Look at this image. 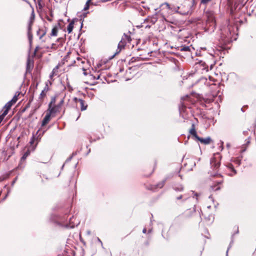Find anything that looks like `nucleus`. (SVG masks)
<instances>
[{"label": "nucleus", "instance_id": "1", "mask_svg": "<svg viewBox=\"0 0 256 256\" xmlns=\"http://www.w3.org/2000/svg\"><path fill=\"white\" fill-rule=\"evenodd\" d=\"M194 4V0H186L178 6L174 8L175 11L182 15L190 14L192 13V8Z\"/></svg>", "mask_w": 256, "mask_h": 256}, {"label": "nucleus", "instance_id": "2", "mask_svg": "<svg viewBox=\"0 0 256 256\" xmlns=\"http://www.w3.org/2000/svg\"><path fill=\"white\" fill-rule=\"evenodd\" d=\"M206 26H208L210 30H214L216 26L214 13L212 11H208L206 12Z\"/></svg>", "mask_w": 256, "mask_h": 256}, {"label": "nucleus", "instance_id": "3", "mask_svg": "<svg viewBox=\"0 0 256 256\" xmlns=\"http://www.w3.org/2000/svg\"><path fill=\"white\" fill-rule=\"evenodd\" d=\"M52 101L49 104L48 108L49 112L51 114H55L60 111L61 106L64 103V100H62L58 104L54 106H52Z\"/></svg>", "mask_w": 256, "mask_h": 256}, {"label": "nucleus", "instance_id": "4", "mask_svg": "<svg viewBox=\"0 0 256 256\" xmlns=\"http://www.w3.org/2000/svg\"><path fill=\"white\" fill-rule=\"evenodd\" d=\"M216 156H218V158H219V154H214V157L212 158L210 160L212 168H213L214 170H216L220 166V161L218 160H217Z\"/></svg>", "mask_w": 256, "mask_h": 256}, {"label": "nucleus", "instance_id": "5", "mask_svg": "<svg viewBox=\"0 0 256 256\" xmlns=\"http://www.w3.org/2000/svg\"><path fill=\"white\" fill-rule=\"evenodd\" d=\"M179 110L180 115L184 119L188 118V114L186 112V108L184 102H181L179 106Z\"/></svg>", "mask_w": 256, "mask_h": 256}, {"label": "nucleus", "instance_id": "6", "mask_svg": "<svg viewBox=\"0 0 256 256\" xmlns=\"http://www.w3.org/2000/svg\"><path fill=\"white\" fill-rule=\"evenodd\" d=\"M230 34V32H228L227 34H224V32H222L221 39L224 44H226L231 41Z\"/></svg>", "mask_w": 256, "mask_h": 256}, {"label": "nucleus", "instance_id": "7", "mask_svg": "<svg viewBox=\"0 0 256 256\" xmlns=\"http://www.w3.org/2000/svg\"><path fill=\"white\" fill-rule=\"evenodd\" d=\"M74 101L76 102H79L80 104V110L82 111L85 110L88 107L87 104L82 99L74 98Z\"/></svg>", "mask_w": 256, "mask_h": 256}, {"label": "nucleus", "instance_id": "8", "mask_svg": "<svg viewBox=\"0 0 256 256\" xmlns=\"http://www.w3.org/2000/svg\"><path fill=\"white\" fill-rule=\"evenodd\" d=\"M197 140L200 141L201 143L204 144H208L212 141V140L210 137H207L204 138L199 137Z\"/></svg>", "mask_w": 256, "mask_h": 256}, {"label": "nucleus", "instance_id": "9", "mask_svg": "<svg viewBox=\"0 0 256 256\" xmlns=\"http://www.w3.org/2000/svg\"><path fill=\"white\" fill-rule=\"evenodd\" d=\"M125 44L126 42H123L122 40L118 44V50H116L115 55L120 52L121 50L124 48Z\"/></svg>", "mask_w": 256, "mask_h": 256}, {"label": "nucleus", "instance_id": "10", "mask_svg": "<svg viewBox=\"0 0 256 256\" xmlns=\"http://www.w3.org/2000/svg\"><path fill=\"white\" fill-rule=\"evenodd\" d=\"M50 115H51V114H50V112H49L48 114H47L45 116L44 118V119L42 121V126H45L49 122V121L50 120Z\"/></svg>", "mask_w": 256, "mask_h": 256}, {"label": "nucleus", "instance_id": "11", "mask_svg": "<svg viewBox=\"0 0 256 256\" xmlns=\"http://www.w3.org/2000/svg\"><path fill=\"white\" fill-rule=\"evenodd\" d=\"M190 133L194 136L196 140H198L199 136L197 135L196 132L195 130L194 124H192V128L190 130Z\"/></svg>", "mask_w": 256, "mask_h": 256}, {"label": "nucleus", "instance_id": "12", "mask_svg": "<svg viewBox=\"0 0 256 256\" xmlns=\"http://www.w3.org/2000/svg\"><path fill=\"white\" fill-rule=\"evenodd\" d=\"M160 8H161L160 10H169L170 8V4L168 3L164 2V4H162L160 5Z\"/></svg>", "mask_w": 256, "mask_h": 256}, {"label": "nucleus", "instance_id": "13", "mask_svg": "<svg viewBox=\"0 0 256 256\" xmlns=\"http://www.w3.org/2000/svg\"><path fill=\"white\" fill-rule=\"evenodd\" d=\"M30 154V151L29 150H27L23 154L22 156L20 159V162L22 163L25 160L26 158Z\"/></svg>", "mask_w": 256, "mask_h": 256}, {"label": "nucleus", "instance_id": "14", "mask_svg": "<svg viewBox=\"0 0 256 256\" xmlns=\"http://www.w3.org/2000/svg\"><path fill=\"white\" fill-rule=\"evenodd\" d=\"M74 22L73 21H72L68 26L67 31L68 34L72 32L73 28H74Z\"/></svg>", "mask_w": 256, "mask_h": 256}, {"label": "nucleus", "instance_id": "15", "mask_svg": "<svg viewBox=\"0 0 256 256\" xmlns=\"http://www.w3.org/2000/svg\"><path fill=\"white\" fill-rule=\"evenodd\" d=\"M30 30H31V26L30 24L28 26V40H29V42H30V44H32V36L30 32Z\"/></svg>", "mask_w": 256, "mask_h": 256}, {"label": "nucleus", "instance_id": "16", "mask_svg": "<svg viewBox=\"0 0 256 256\" xmlns=\"http://www.w3.org/2000/svg\"><path fill=\"white\" fill-rule=\"evenodd\" d=\"M58 66H57L53 69V70L52 72V74H50V78H52V76H54L56 75V72H58Z\"/></svg>", "mask_w": 256, "mask_h": 256}, {"label": "nucleus", "instance_id": "17", "mask_svg": "<svg viewBox=\"0 0 256 256\" xmlns=\"http://www.w3.org/2000/svg\"><path fill=\"white\" fill-rule=\"evenodd\" d=\"M174 188L176 191L180 192V191H182L184 190V187L182 185L178 184V186H174Z\"/></svg>", "mask_w": 256, "mask_h": 256}, {"label": "nucleus", "instance_id": "18", "mask_svg": "<svg viewBox=\"0 0 256 256\" xmlns=\"http://www.w3.org/2000/svg\"><path fill=\"white\" fill-rule=\"evenodd\" d=\"M92 0H88L87 2H86V4H85V6L84 8V9L83 10L86 11V10H88L89 8H90V2Z\"/></svg>", "mask_w": 256, "mask_h": 256}, {"label": "nucleus", "instance_id": "19", "mask_svg": "<svg viewBox=\"0 0 256 256\" xmlns=\"http://www.w3.org/2000/svg\"><path fill=\"white\" fill-rule=\"evenodd\" d=\"M20 94L18 93V94H16L13 97V98H12V100H10V102H12L13 104H14V103H16V101L18 100V96H19Z\"/></svg>", "mask_w": 256, "mask_h": 256}, {"label": "nucleus", "instance_id": "20", "mask_svg": "<svg viewBox=\"0 0 256 256\" xmlns=\"http://www.w3.org/2000/svg\"><path fill=\"white\" fill-rule=\"evenodd\" d=\"M58 33V28L56 27H54L52 30L51 36H56Z\"/></svg>", "mask_w": 256, "mask_h": 256}, {"label": "nucleus", "instance_id": "21", "mask_svg": "<svg viewBox=\"0 0 256 256\" xmlns=\"http://www.w3.org/2000/svg\"><path fill=\"white\" fill-rule=\"evenodd\" d=\"M227 167L234 172V174H236V171L234 169V166L232 164H228L227 166Z\"/></svg>", "mask_w": 256, "mask_h": 256}, {"label": "nucleus", "instance_id": "22", "mask_svg": "<svg viewBox=\"0 0 256 256\" xmlns=\"http://www.w3.org/2000/svg\"><path fill=\"white\" fill-rule=\"evenodd\" d=\"M13 104H13L12 102H11L10 101H9L6 104V105H5V106H4V108H6V109H7V110H9L11 106H12Z\"/></svg>", "mask_w": 256, "mask_h": 256}, {"label": "nucleus", "instance_id": "23", "mask_svg": "<svg viewBox=\"0 0 256 256\" xmlns=\"http://www.w3.org/2000/svg\"><path fill=\"white\" fill-rule=\"evenodd\" d=\"M73 218H74L72 217V218H70V224L68 226H67V227L70 228H73L74 227L76 224L72 221Z\"/></svg>", "mask_w": 256, "mask_h": 256}, {"label": "nucleus", "instance_id": "24", "mask_svg": "<svg viewBox=\"0 0 256 256\" xmlns=\"http://www.w3.org/2000/svg\"><path fill=\"white\" fill-rule=\"evenodd\" d=\"M165 180H163L160 183H158L157 185L156 186V188H162L164 186V184Z\"/></svg>", "mask_w": 256, "mask_h": 256}, {"label": "nucleus", "instance_id": "25", "mask_svg": "<svg viewBox=\"0 0 256 256\" xmlns=\"http://www.w3.org/2000/svg\"><path fill=\"white\" fill-rule=\"evenodd\" d=\"M234 162L236 164H237V165H238V166H240V163H241V162H241L240 159V158H235Z\"/></svg>", "mask_w": 256, "mask_h": 256}, {"label": "nucleus", "instance_id": "26", "mask_svg": "<svg viewBox=\"0 0 256 256\" xmlns=\"http://www.w3.org/2000/svg\"><path fill=\"white\" fill-rule=\"evenodd\" d=\"M190 50V47L188 46H184L181 48V51H189Z\"/></svg>", "mask_w": 256, "mask_h": 256}, {"label": "nucleus", "instance_id": "27", "mask_svg": "<svg viewBox=\"0 0 256 256\" xmlns=\"http://www.w3.org/2000/svg\"><path fill=\"white\" fill-rule=\"evenodd\" d=\"M44 90H45V89L41 92L40 96V98H42L44 96H46V93L44 92Z\"/></svg>", "mask_w": 256, "mask_h": 256}, {"label": "nucleus", "instance_id": "28", "mask_svg": "<svg viewBox=\"0 0 256 256\" xmlns=\"http://www.w3.org/2000/svg\"><path fill=\"white\" fill-rule=\"evenodd\" d=\"M212 188L214 190H217L220 189V187L218 186H212Z\"/></svg>", "mask_w": 256, "mask_h": 256}, {"label": "nucleus", "instance_id": "29", "mask_svg": "<svg viewBox=\"0 0 256 256\" xmlns=\"http://www.w3.org/2000/svg\"><path fill=\"white\" fill-rule=\"evenodd\" d=\"M8 110H7V109L5 108V110H4V112H3L1 116H3V118H4V116H6V115L8 114Z\"/></svg>", "mask_w": 256, "mask_h": 256}, {"label": "nucleus", "instance_id": "30", "mask_svg": "<svg viewBox=\"0 0 256 256\" xmlns=\"http://www.w3.org/2000/svg\"><path fill=\"white\" fill-rule=\"evenodd\" d=\"M210 0H201V4H206L208 2H209Z\"/></svg>", "mask_w": 256, "mask_h": 256}, {"label": "nucleus", "instance_id": "31", "mask_svg": "<svg viewBox=\"0 0 256 256\" xmlns=\"http://www.w3.org/2000/svg\"><path fill=\"white\" fill-rule=\"evenodd\" d=\"M188 98V95H186V96H183V97L182 98V100L184 101V100H186Z\"/></svg>", "mask_w": 256, "mask_h": 256}, {"label": "nucleus", "instance_id": "32", "mask_svg": "<svg viewBox=\"0 0 256 256\" xmlns=\"http://www.w3.org/2000/svg\"><path fill=\"white\" fill-rule=\"evenodd\" d=\"M72 156H71L70 157L68 158L66 160V162H70V161L71 160V159L72 158Z\"/></svg>", "mask_w": 256, "mask_h": 256}, {"label": "nucleus", "instance_id": "33", "mask_svg": "<svg viewBox=\"0 0 256 256\" xmlns=\"http://www.w3.org/2000/svg\"><path fill=\"white\" fill-rule=\"evenodd\" d=\"M3 116H0V123L2 122V120H3Z\"/></svg>", "mask_w": 256, "mask_h": 256}, {"label": "nucleus", "instance_id": "34", "mask_svg": "<svg viewBox=\"0 0 256 256\" xmlns=\"http://www.w3.org/2000/svg\"><path fill=\"white\" fill-rule=\"evenodd\" d=\"M142 232H143V233H144V234H145V233H146V228H144L143 229V230H142Z\"/></svg>", "mask_w": 256, "mask_h": 256}, {"label": "nucleus", "instance_id": "35", "mask_svg": "<svg viewBox=\"0 0 256 256\" xmlns=\"http://www.w3.org/2000/svg\"><path fill=\"white\" fill-rule=\"evenodd\" d=\"M44 34L45 32H43L42 34L40 36V38L41 39Z\"/></svg>", "mask_w": 256, "mask_h": 256}, {"label": "nucleus", "instance_id": "36", "mask_svg": "<svg viewBox=\"0 0 256 256\" xmlns=\"http://www.w3.org/2000/svg\"><path fill=\"white\" fill-rule=\"evenodd\" d=\"M182 196L181 195V196H178V197L177 198V199H178V200H180V199H181V198H182Z\"/></svg>", "mask_w": 256, "mask_h": 256}, {"label": "nucleus", "instance_id": "37", "mask_svg": "<svg viewBox=\"0 0 256 256\" xmlns=\"http://www.w3.org/2000/svg\"><path fill=\"white\" fill-rule=\"evenodd\" d=\"M40 30H39L37 32V34H39V32H40Z\"/></svg>", "mask_w": 256, "mask_h": 256}, {"label": "nucleus", "instance_id": "38", "mask_svg": "<svg viewBox=\"0 0 256 256\" xmlns=\"http://www.w3.org/2000/svg\"><path fill=\"white\" fill-rule=\"evenodd\" d=\"M228 249H229V248L228 249V250H227V251H226V256H228Z\"/></svg>", "mask_w": 256, "mask_h": 256}, {"label": "nucleus", "instance_id": "39", "mask_svg": "<svg viewBox=\"0 0 256 256\" xmlns=\"http://www.w3.org/2000/svg\"><path fill=\"white\" fill-rule=\"evenodd\" d=\"M38 47H36V50L35 51H36L38 50Z\"/></svg>", "mask_w": 256, "mask_h": 256}, {"label": "nucleus", "instance_id": "40", "mask_svg": "<svg viewBox=\"0 0 256 256\" xmlns=\"http://www.w3.org/2000/svg\"><path fill=\"white\" fill-rule=\"evenodd\" d=\"M209 198H210V199H212V196H209Z\"/></svg>", "mask_w": 256, "mask_h": 256}, {"label": "nucleus", "instance_id": "41", "mask_svg": "<svg viewBox=\"0 0 256 256\" xmlns=\"http://www.w3.org/2000/svg\"><path fill=\"white\" fill-rule=\"evenodd\" d=\"M148 232H151V230H148Z\"/></svg>", "mask_w": 256, "mask_h": 256}, {"label": "nucleus", "instance_id": "42", "mask_svg": "<svg viewBox=\"0 0 256 256\" xmlns=\"http://www.w3.org/2000/svg\"><path fill=\"white\" fill-rule=\"evenodd\" d=\"M195 196H198V194H195Z\"/></svg>", "mask_w": 256, "mask_h": 256}, {"label": "nucleus", "instance_id": "43", "mask_svg": "<svg viewBox=\"0 0 256 256\" xmlns=\"http://www.w3.org/2000/svg\"><path fill=\"white\" fill-rule=\"evenodd\" d=\"M255 254H254V256Z\"/></svg>", "mask_w": 256, "mask_h": 256}]
</instances>
